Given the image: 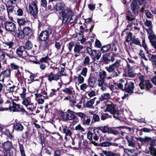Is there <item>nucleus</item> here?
I'll list each match as a JSON object with an SVG mask.
<instances>
[{"label":"nucleus","mask_w":156,"mask_h":156,"mask_svg":"<svg viewBox=\"0 0 156 156\" xmlns=\"http://www.w3.org/2000/svg\"><path fill=\"white\" fill-rule=\"evenodd\" d=\"M121 61V60L117 59L114 63L105 67L109 73L113 72L111 75L112 78H116L121 74V72L118 68L120 66Z\"/></svg>","instance_id":"f257e3e1"},{"label":"nucleus","mask_w":156,"mask_h":156,"mask_svg":"<svg viewBox=\"0 0 156 156\" xmlns=\"http://www.w3.org/2000/svg\"><path fill=\"white\" fill-rule=\"evenodd\" d=\"M121 82L124 83V91L130 94L133 92L134 83L133 82L130 81L128 82L126 80L125 81L123 80H121Z\"/></svg>","instance_id":"f03ea898"},{"label":"nucleus","mask_w":156,"mask_h":156,"mask_svg":"<svg viewBox=\"0 0 156 156\" xmlns=\"http://www.w3.org/2000/svg\"><path fill=\"white\" fill-rule=\"evenodd\" d=\"M73 111L68 109L67 111L64 113L62 116L63 120L65 121L77 119V117L73 114Z\"/></svg>","instance_id":"7ed1b4c3"},{"label":"nucleus","mask_w":156,"mask_h":156,"mask_svg":"<svg viewBox=\"0 0 156 156\" xmlns=\"http://www.w3.org/2000/svg\"><path fill=\"white\" fill-rule=\"evenodd\" d=\"M0 54L5 59V63L7 61V59L5 58L7 55L9 58L12 59L14 57L13 52L12 50H8L6 49H1L0 48Z\"/></svg>","instance_id":"20e7f679"},{"label":"nucleus","mask_w":156,"mask_h":156,"mask_svg":"<svg viewBox=\"0 0 156 156\" xmlns=\"http://www.w3.org/2000/svg\"><path fill=\"white\" fill-rule=\"evenodd\" d=\"M28 9L30 14L35 16L38 12V9L37 3L32 1L28 6Z\"/></svg>","instance_id":"39448f33"},{"label":"nucleus","mask_w":156,"mask_h":156,"mask_svg":"<svg viewBox=\"0 0 156 156\" xmlns=\"http://www.w3.org/2000/svg\"><path fill=\"white\" fill-rule=\"evenodd\" d=\"M4 27L7 31L10 32H15L16 29V24L10 21H7L5 22Z\"/></svg>","instance_id":"423d86ee"},{"label":"nucleus","mask_w":156,"mask_h":156,"mask_svg":"<svg viewBox=\"0 0 156 156\" xmlns=\"http://www.w3.org/2000/svg\"><path fill=\"white\" fill-rule=\"evenodd\" d=\"M139 86L141 90H149L152 87L153 85L149 80H146L143 82H140Z\"/></svg>","instance_id":"0eeeda50"},{"label":"nucleus","mask_w":156,"mask_h":156,"mask_svg":"<svg viewBox=\"0 0 156 156\" xmlns=\"http://www.w3.org/2000/svg\"><path fill=\"white\" fill-rule=\"evenodd\" d=\"M61 12L62 18V21L63 22L65 20V23L66 22L69 17L71 16L72 14V11L69 9H67Z\"/></svg>","instance_id":"6e6552de"},{"label":"nucleus","mask_w":156,"mask_h":156,"mask_svg":"<svg viewBox=\"0 0 156 156\" xmlns=\"http://www.w3.org/2000/svg\"><path fill=\"white\" fill-rule=\"evenodd\" d=\"M51 33V32L48 31L47 30L42 31L39 35V40L41 41H49V34Z\"/></svg>","instance_id":"1a4fd4ad"},{"label":"nucleus","mask_w":156,"mask_h":156,"mask_svg":"<svg viewBox=\"0 0 156 156\" xmlns=\"http://www.w3.org/2000/svg\"><path fill=\"white\" fill-rule=\"evenodd\" d=\"M11 74V70L10 69H7L2 71L0 74V81L3 82L6 78L9 77Z\"/></svg>","instance_id":"9d476101"},{"label":"nucleus","mask_w":156,"mask_h":156,"mask_svg":"<svg viewBox=\"0 0 156 156\" xmlns=\"http://www.w3.org/2000/svg\"><path fill=\"white\" fill-rule=\"evenodd\" d=\"M45 76L47 77L48 80L51 82L53 80L57 81L59 79L60 75L58 74H54L52 73L46 74Z\"/></svg>","instance_id":"9b49d317"},{"label":"nucleus","mask_w":156,"mask_h":156,"mask_svg":"<svg viewBox=\"0 0 156 156\" xmlns=\"http://www.w3.org/2000/svg\"><path fill=\"white\" fill-rule=\"evenodd\" d=\"M9 109L11 111H12L13 112H25V110L24 108L21 107L19 104H16L14 102H12V106L9 108Z\"/></svg>","instance_id":"f8f14e48"},{"label":"nucleus","mask_w":156,"mask_h":156,"mask_svg":"<svg viewBox=\"0 0 156 156\" xmlns=\"http://www.w3.org/2000/svg\"><path fill=\"white\" fill-rule=\"evenodd\" d=\"M125 139L127 140L128 146L132 148H134L136 146L135 141L133 136H126Z\"/></svg>","instance_id":"ddd939ff"},{"label":"nucleus","mask_w":156,"mask_h":156,"mask_svg":"<svg viewBox=\"0 0 156 156\" xmlns=\"http://www.w3.org/2000/svg\"><path fill=\"white\" fill-rule=\"evenodd\" d=\"M16 52L17 55L20 57L25 56V54L26 52L25 47L23 46H20L17 49Z\"/></svg>","instance_id":"4468645a"},{"label":"nucleus","mask_w":156,"mask_h":156,"mask_svg":"<svg viewBox=\"0 0 156 156\" xmlns=\"http://www.w3.org/2000/svg\"><path fill=\"white\" fill-rule=\"evenodd\" d=\"M118 108H116L115 107L113 103L111 104H108L106 105V108L104 110L105 112H109L111 114L114 112L115 110Z\"/></svg>","instance_id":"2eb2a0df"},{"label":"nucleus","mask_w":156,"mask_h":156,"mask_svg":"<svg viewBox=\"0 0 156 156\" xmlns=\"http://www.w3.org/2000/svg\"><path fill=\"white\" fill-rule=\"evenodd\" d=\"M136 139L141 143H149L152 140V138L151 137L145 136L144 137H136Z\"/></svg>","instance_id":"dca6fc26"},{"label":"nucleus","mask_w":156,"mask_h":156,"mask_svg":"<svg viewBox=\"0 0 156 156\" xmlns=\"http://www.w3.org/2000/svg\"><path fill=\"white\" fill-rule=\"evenodd\" d=\"M3 147L5 151L12 149L13 146L12 143L10 141H7L2 144Z\"/></svg>","instance_id":"f3484780"},{"label":"nucleus","mask_w":156,"mask_h":156,"mask_svg":"<svg viewBox=\"0 0 156 156\" xmlns=\"http://www.w3.org/2000/svg\"><path fill=\"white\" fill-rule=\"evenodd\" d=\"M88 84L91 87H95L96 85V78L94 77H90L88 79Z\"/></svg>","instance_id":"a211bd4d"},{"label":"nucleus","mask_w":156,"mask_h":156,"mask_svg":"<svg viewBox=\"0 0 156 156\" xmlns=\"http://www.w3.org/2000/svg\"><path fill=\"white\" fill-rule=\"evenodd\" d=\"M137 6V3L135 1H133L130 4L131 9L133 13L135 15L138 13V11L136 9Z\"/></svg>","instance_id":"6ab92c4d"},{"label":"nucleus","mask_w":156,"mask_h":156,"mask_svg":"<svg viewBox=\"0 0 156 156\" xmlns=\"http://www.w3.org/2000/svg\"><path fill=\"white\" fill-rule=\"evenodd\" d=\"M14 128L15 130L19 132L22 131L24 129L23 126L20 122H16L14 123Z\"/></svg>","instance_id":"aec40b11"},{"label":"nucleus","mask_w":156,"mask_h":156,"mask_svg":"<svg viewBox=\"0 0 156 156\" xmlns=\"http://www.w3.org/2000/svg\"><path fill=\"white\" fill-rule=\"evenodd\" d=\"M91 122L90 118V116L86 115V117L82 120L81 123L84 126H89Z\"/></svg>","instance_id":"412c9836"},{"label":"nucleus","mask_w":156,"mask_h":156,"mask_svg":"<svg viewBox=\"0 0 156 156\" xmlns=\"http://www.w3.org/2000/svg\"><path fill=\"white\" fill-rule=\"evenodd\" d=\"M8 5L6 6L8 15L9 18L10 17V13H12L14 10V7L12 6V4L9 3L7 2Z\"/></svg>","instance_id":"4be33fe9"},{"label":"nucleus","mask_w":156,"mask_h":156,"mask_svg":"<svg viewBox=\"0 0 156 156\" xmlns=\"http://www.w3.org/2000/svg\"><path fill=\"white\" fill-rule=\"evenodd\" d=\"M102 152L106 156H120V154L114 153L111 151H103Z\"/></svg>","instance_id":"5701e85b"},{"label":"nucleus","mask_w":156,"mask_h":156,"mask_svg":"<svg viewBox=\"0 0 156 156\" xmlns=\"http://www.w3.org/2000/svg\"><path fill=\"white\" fill-rule=\"evenodd\" d=\"M62 132L65 134L66 136H71L72 132L66 126L63 127Z\"/></svg>","instance_id":"b1692460"},{"label":"nucleus","mask_w":156,"mask_h":156,"mask_svg":"<svg viewBox=\"0 0 156 156\" xmlns=\"http://www.w3.org/2000/svg\"><path fill=\"white\" fill-rule=\"evenodd\" d=\"M65 7V4L63 2H59L57 3L55 6V8L57 11L62 10Z\"/></svg>","instance_id":"393cba45"},{"label":"nucleus","mask_w":156,"mask_h":156,"mask_svg":"<svg viewBox=\"0 0 156 156\" xmlns=\"http://www.w3.org/2000/svg\"><path fill=\"white\" fill-rule=\"evenodd\" d=\"M6 156H16V151L15 149L7 151L4 153Z\"/></svg>","instance_id":"a878e982"},{"label":"nucleus","mask_w":156,"mask_h":156,"mask_svg":"<svg viewBox=\"0 0 156 156\" xmlns=\"http://www.w3.org/2000/svg\"><path fill=\"white\" fill-rule=\"evenodd\" d=\"M28 20L26 18H22L17 19V22L19 25L23 26L27 23Z\"/></svg>","instance_id":"bb28decb"},{"label":"nucleus","mask_w":156,"mask_h":156,"mask_svg":"<svg viewBox=\"0 0 156 156\" xmlns=\"http://www.w3.org/2000/svg\"><path fill=\"white\" fill-rule=\"evenodd\" d=\"M126 20L129 22H132L135 19V16L131 13L130 11H128L126 14Z\"/></svg>","instance_id":"cd10ccee"},{"label":"nucleus","mask_w":156,"mask_h":156,"mask_svg":"<svg viewBox=\"0 0 156 156\" xmlns=\"http://www.w3.org/2000/svg\"><path fill=\"white\" fill-rule=\"evenodd\" d=\"M87 52L91 56L92 58H94L95 54L97 53V50H93V51L89 47L87 48Z\"/></svg>","instance_id":"c85d7f7f"},{"label":"nucleus","mask_w":156,"mask_h":156,"mask_svg":"<svg viewBox=\"0 0 156 156\" xmlns=\"http://www.w3.org/2000/svg\"><path fill=\"white\" fill-rule=\"evenodd\" d=\"M112 114L113 115V116L114 118L119 120H121V118L120 116V114L119 113V110L118 109L115 110Z\"/></svg>","instance_id":"c756f323"},{"label":"nucleus","mask_w":156,"mask_h":156,"mask_svg":"<svg viewBox=\"0 0 156 156\" xmlns=\"http://www.w3.org/2000/svg\"><path fill=\"white\" fill-rule=\"evenodd\" d=\"M48 41H41L40 44V48L42 50H45L48 47Z\"/></svg>","instance_id":"7c9ffc66"},{"label":"nucleus","mask_w":156,"mask_h":156,"mask_svg":"<svg viewBox=\"0 0 156 156\" xmlns=\"http://www.w3.org/2000/svg\"><path fill=\"white\" fill-rule=\"evenodd\" d=\"M96 98H94L93 99L90 100L88 101L86 103V107L87 108H92L93 107L92 106L94 104L95 99Z\"/></svg>","instance_id":"2f4dec72"},{"label":"nucleus","mask_w":156,"mask_h":156,"mask_svg":"<svg viewBox=\"0 0 156 156\" xmlns=\"http://www.w3.org/2000/svg\"><path fill=\"white\" fill-rule=\"evenodd\" d=\"M15 73L16 77L17 78L18 80L20 82L22 80V76H23L22 72L20 71L19 69L17 70Z\"/></svg>","instance_id":"473e14b6"},{"label":"nucleus","mask_w":156,"mask_h":156,"mask_svg":"<svg viewBox=\"0 0 156 156\" xmlns=\"http://www.w3.org/2000/svg\"><path fill=\"white\" fill-rule=\"evenodd\" d=\"M83 48V46L82 45L76 44L75 46L74 50V52L75 53L80 54V51L82 50Z\"/></svg>","instance_id":"72a5a7b5"},{"label":"nucleus","mask_w":156,"mask_h":156,"mask_svg":"<svg viewBox=\"0 0 156 156\" xmlns=\"http://www.w3.org/2000/svg\"><path fill=\"white\" fill-rule=\"evenodd\" d=\"M111 48V44H108L104 45L101 48V51L103 53L108 51Z\"/></svg>","instance_id":"f704fd0d"},{"label":"nucleus","mask_w":156,"mask_h":156,"mask_svg":"<svg viewBox=\"0 0 156 156\" xmlns=\"http://www.w3.org/2000/svg\"><path fill=\"white\" fill-rule=\"evenodd\" d=\"M148 38L151 44L156 41V36L154 34L148 35Z\"/></svg>","instance_id":"c9c22d12"},{"label":"nucleus","mask_w":156,"mask_h":156,"mask_svg":"<svg viewBox=\"0 0 156 156\" xmlns=\"http://www.w3.org/2000/svg\"><path fill=\"white\" fill-rule=\"evenodd\" d=\"M98 76L100 79L105 80L106 79V76H107V73L105 71H102L99 73Z\"/></svg>","instance_id":"e433bc0d"},{"label":"nucleus","mask_w":156,"mask_h":156,"mask_svg":"<svg viewBox=\"0 0 156 156\" xmlns=\"http://www.w3.org/2000/svg\"><path fill=\"white\" fill-rule=\"evenodd\" d=\"M125 76L126 77H133L135 76V74L132 70L129 69L128 70L127 72L125 74Z\"/></svg>","instance_id":"4c0bfd02"},{"label":"nucleus","mask_w":156,"mask_h":156,"mask_svg":"<svg viewBox=\"0 0 156 156\" xmlns=\"http://www.w3.org/2000/svg\"><path fill=\"white\" fill-rule=\"evenodd\" d=\"M145 15L146 17L148 19H151L153 17V15L151 13L148 9L144 11Z\"/></svg>","instance_id":"58836bf2"},{"label":"nucleus","mask_w":156,"mask_h":156,"mask_svg":"<svg viewBox=\"0 0 156 156\" xmlns=\"http://www.w3.org/2000/svg\"><path fill=\"white\" fill-rule=\"evenodd\" d=\"M31 32V29L29 27H25L23 30V33L24 35H27Z\"/></svg>","instance_id":"ea45409f"},{"label":"nucleus","mask_w":156,"mask_h":156,"mask_svg":"<svg viewBox=\"0 0 156 156\" xmlns=\"http://www.w3.org/2000/svg\"><path fill=\"white\" fill-rule=\"evenodd\" d=\"M10 66L12 69L17 70L20 68V66L14 62H12L10 63Z\"/></svg>","instance_id":"a19ab883"},{"label":"nucleus","mask_w":156,"mask_h":156,"mask_svg":"<svg viewBox=\"0 0 156 156\" xmlns=\"http://www.w3.org/2000/svg\"><path fill=\"white\" fill-rule=\"evenodd\" d=\"M111 146V142H104L99 144V146L100 147H107Z\"/></svg>","instance_id":"79ce46f5"},{"label":"nucleus","mask_w":156,"mask_h":156,"mask_svg":"<svg viewBox=\"0 0 156 156\" xmlns=\"http://www.w3.org/2000/svg\"><path fill=\"white\" fill-rule=\"evenodd\" d=\"M98 129L102 131L103 133H106L108 132L109 129L108 127L105 126L104 127H98Z\"/></svg>","instance_id":"37998d69"},{"label":"nucleus","mask_w":156,"mask_h":156,"mask_svg":"<svg viewBox=\"0 0 156 156\" xmlns=\"http://www.w3.org/2000/svg\"><path fill=\"white\" fill-rule=\"evenodd\" d=\"M19 147L22 156H26L25 154V151L23 145L19 143Z\"/></svg>","instance_id":"c03bdc74"},{"label":"nucleus","mask_w":156,"mask_h":156,"mask_svg":"<svg viewBox=\"0 0 156 156\" xmlns=\"http://www.w3.org/2000/svg\"><path fill=\"white\" fill-rule=\"evenodd\" d=\"M143 27L144 29L146 30L147 33L149 35H151L154 34L152 29V27L148 28H146L144 26H143Z\"/></svg>","instance_id":"a18cd8bd"},{"label":"nucleus","mask_w":156,"mask_h":156,"mask_svg":"<svg viewBox=\"0 0 156 156\" xmlns=\"http://www.w3.org/2000/svg\"><path fill=\"white\" fill-rule=\"evenodd\" d=\"M148 56L149 57V59L152 62L156 60V55H153L148 53Z\"/></svg>","instance_id":"49530a36"},{"label":"nucleus","mask_w":156,"mask_h":156,"mask_svg":"<svg viewBox=\"0 0 156 156\" xmlns=\"http://www.w3.org/2000/svg\"><path fill=\"white\" fill-rule=\"evenodd\" d=\"M144 25L148 28L152 27V22L149 20H146L144 22Z\"/></svg>","instance_id":"de8ad7c7"},{"label":"nucleus","mask_w":156,"mask_h":156,"mask_svg":"<svg viewBox=\"0 0 156 156\" xmlns=\"http://www.w3.org/2000/svg\"><path fill=\"white\" fill-rule=\"evenodd\" d=\"M150 150V154L153 156H156V148L155 147H149Z\"/></svg>","instance_id":"09e8293b"},{"label":"nucleus","mask_w":156,"mask_h":156,"mask_svg":"<svg viewBox=\"0 0 156 156\" xmlns=\"http://www.w3.org/2000/svg\"><path fill=\"white\" fill-rule=\"evenodd\" d=\"M40 60L41 62L48 63L49 61L50 60V59L48 56H46L40 59Z\"/></svg>","instance_id":"8fccbe9b"},{"label":"nucleus","mask_w":156,"mask_h":156,"mask_svg":"<svg viewBox=\"0 0 156 156\" xmlns=\"http://www.w3.org/2000/svg\"><path fill=\"white\" fill-rule=\"evenodd\" d=\"M75 129L76 130H78L81 132H84L85 131L84 129L82 127L80 124H79L76 126Z\"/></svg>","instance_id":"3c124183"},{"label":"nucleus","mask_w":156,"mask_h":156,"mask_svg":"<svg viewBox=\"0 0 156 156\" xmlns=\"http://www.w3.org/2000/svg\"><path fill=\"white\" fill-rule=\"evenodd\" d=\"M90 60V57L88 56H86L84 58L83 62V64L84 65L86 66L89 65L90 64L89 62Z\"/></svg>","instance_id":"603ef678"},{"label":"nucleus","mask_w":156,"mask_h":156,"mask_svg":"<svg viewBox=\"0 0 156 156\" xmlns=\"http://www.w3.org/2000/svg\"><path fill=\"white\" fill-rule=\"evenodd\" d=\"M75 114L77 116L80 117L82 120L86 117V115L84 113L81 112H75Z\"/></svg>","instance_id":"864d4df0"},{"label":"nucleus","mask_w":156,"mask_h":156,"mask_svg":"<svg viewBox=\"0 0 156 156\" xmlns=\"http://www.w3.org/2000/svg\"><path fill=\"white\" fill-rule=\"evenodd\" d=\"M26 107L27 108V109L32 111L34 109V104L33 103H30L28 105H27Z\"/></svg>","instance_id":"5fc2aeb1"},{"label":"nucleus","mask_w":156,"mask_h":156,"mask_svg":"<svg viewBox=\"0 0 156 156\" xmlns=\"http://www.w3.org/2000/svg\"><path fill=\"white\" fill-rule=\"evenodd\" d=\"M133 43L139 46H141L140 41L138 38H134L132 40Z\"/></svg>","instance_id":"6e6d98bb"},{"label":"nucleus","mask_w":156,"mask_h":156,"mask_svg":"<svg viewBox=\"0 0 156 156\" xmlns=\"http://www.w3.org/2000/svg\"><path fill=\"white\" fill-rule=\"evenodd\" d=\"M33 45L30 41H28L26 44V47L27 49H31Z\"/></svg>","instance_id":"4d7b16f0"},{"label":"nucleus","mask_w":156,"mask_h":156,"mask_svg":"<svg viewBox=\"0 0 156 156\" xmlns=\"http://www.w3.org/2000/svg\"><path fill=\"white\" fill-rule=\"evenodd\" d=\"M30 99L29 98H25L24 99L22 103L26 107L31 102L30 101Z\"/></svg>","instance_id":"13d9d810"},{"label":"nucleus","mask_w":156,"mask_h":156,"mask_svg":"<svg viewBox=\"0 0 156 156\" xmlns=\"http://www.w3.org/2000/svg\"><path fill=\"white\" fill-rule=\"evenodd\" d=\"M93 119L94 122H98L100 120L99 116L96 114H94L93 115Z\"/></svg>","instance_id":"bf43d9fd"},{"label":"nucleus","mask_w":156,"mask_h":156,"mask_svg":"<svg viewBox=\"0 0 156 156\" xmlns=\"http://www.w3.org/2000/svg\"><path fill=\"white\" fill-rule=\"evenodd\" d=\"M41 6L46 8L47 7V0H40Z\"/></svg>","instance_id":"052dcab7"},{"label":"nucleus","mask_w":156,"mask_h":156,"mask_svg":"<svg viewBox=\"0 0 156 156\" xmlns=\"http://www.w3.org/2000/svg\"><path fill=\"white\" fill-rule=\"evenodd\" d=\"M142 43V46L144 48L145 50L147 51V53H149V51H148V48H147V44L145 42V40L144 39L143 40Z\"/></svg>","instance_id":"680f3d73"},{"label":"nucleus","mask_w":156,"mask_h":156,"mask_svg":"<svg viewBox=\"0 0 156 156\" xmlns=\"http://www.w3.org/2000/svg\"><path fill=\"white\" fill-rule=\"evenodd\" d=\"M105 80L101 79H99L98 80V85L99 87L102 86L105 83Z\"/></svg>","instance_id":"e2e57ef3"},{"label":"nucleus","mask_w":156,"mask_h":156,"mask_svg":"<svg viewBox=\"0 0 156 156\" xmlns=\"http://www.w3.org/2000/svg\"><path fill=\"white\" fill-rule=\"evenodd\" d=\"M78 83H82L84 82V78L81 76L80 74L78 75Z\"/></svg>","instance_id":"0e129e2a"},{"label":"nucleus","mask_w":156,"mask_h":156,"mask_svg":"<svg viewBox=\"0 0 156 156\" xmlns=\"http://www.w3.org/2000/svg\"><path fill=\"white\" fill-rule=\"evenodd\" d=\"M40 90V93L45 95V96H43V98L45 99H47L48 98V96H47V92L45 91V89L43 88L41 89Z\"/></svg>","instance_id":"69168bd1"},{"label":"nucleus","mask_w":156,"mask_h":156,"mask_svg":"<svg viewBox=\"0 0 156 156\" xmlns=\"http://www.w3.org/2000/svg\"><path fill=\"white\" fill-rule=\"evenodd\" d=\"M132 38V34L131 32H130L127 35L126 37V41L127 42L130 41Z\"/></svg>","instance_id":"338daca9"},{"label":"nucleus","mask_w":156,"mask_h":156,"mask_svg":"<svg viewBox=\"0 0 156 156\" xmlns=\"http://www.w3.org/2000/svg\"><path fill=\"white\" fill-rule=\"evenodd\" d=\"M62 91L68 94L69 95L72 94V91L69 88H66L62 90Z\"/></svg>","instance_id":"774afa93"}]
</instances>
